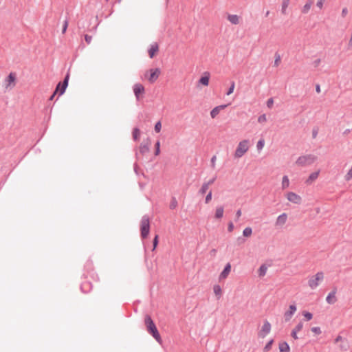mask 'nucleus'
Instances as JSON below:
<instances>
[{"instance_id": "obj_8", "label": "nucleus", "mask_w": 352, "mask_h": 352, "mask_svg": "<svg viewBox=\"0 0 352 352\" xmlns=\"http://www.w3.org/2000/svg\"><path fill=\"white\" fill-rule=\"evenodd\" d=\"M133 92L136 100H140V94H144L145 91L144 86L140 83H136L133 87Z\"/></svg>"}, {"instance_id": "obj_1", "label": "nucleus", "mask_w": 352, "mask_h": 352, "mask_svg": "<svg viewBox=\"0 0 352 352\" xmlns=\"http://www.w3.org/2000/svg\"><path fill=\"white\" fill-rule=\"evenodd\" d=\"M144 323L146 327L147 331L155 339L158 343L161 344L162 338L160 334L156 327V325L149 315H146L145 316Z\"/></svg>"}, {"instance_id": "obj_63", "label": "nucleus", "mask_w": 352, "mask_h": 352, "mask_svg": "<svg viewBox=\"0 0 352 352\" xmlns=\"http://www.w3.org/2000/svg\"><path fill=\"white\" fill-rule=\"evenodd\" d=\"M349 132H350V129H346V130L344 132V134H348Z\"/></svg>"}, {"instance_id": "obj_52", "label": "nucleus", "mask_w": 352, "mask_h": 352, "mask_svg": "<svg viewBox=\"0 0 352 352\" xmlns=\"http://www.w3.org/2000/svg\"><path fill=\"white\" fill-rule=\"evenodd\" d=\"M216 159H217V157L215 155H214L212 158H211V166L212 168H215V162H216Z\"/></svg>"}, {"instance_id": "obj_26", "label": "nucleus", "mask_w": 352, "mask_h": 352, "mask_svg": "<svg viewBox=\"0 0 352 352\" xmlns=\"http://www.w3.org/2000/svg\"><path fill=\"white\" fill-rule=\"evenodd\" d=\"M213 291L215 295L217 296V298L219 299L222 295V289L220 285H215L213 287Z\"/></svg>"}, {"instance_id": "obj_13", "label": "nucleus", "mask_w": 352, "mask_h": 352, "mask_svg": "<svg viewBox=\"0 0 352 352\" xmlns=\"http://www.w3.org/2000/svg\"><path fill=\"white\" fill-rule=\"evenodd\" d=\"M287 219V214L286 213H283L280 214L276 221V225L278 226H283Z\"/></svg>"}, {"instance_id": "obj_3", "label": "nucleus", "mask_w": 352, "mask_h": 352, "mask_svg": "<svg viewBox=\"0 0 352 352\" xmlns=\"http://www.w3.org/2000/svg\"><path fill=\"white\" fill-rule=\"evenodd\" d=\"M141 236L142 239H146L150 231V221L147 215H144L141 220L140 225Z\"/></svg>"}, {"instance_id": "obj_64", "label": "nucleus", "mask_w": 352, "mask_h": 352, "mask_svg": "<svg viewBox=\"0 0 352 352\" xmlns=\"http://www.w3.org/2000/svg\"><path fill=\"white\" fill-rule=\"evenodd\" d=\"M136 167H137V164H134V170H135V172H136Z\"/></svg>"}, {"instance_id": "obj_47", "label": "nucleus", "mask_w": 352, "mask_h": 352, "mask_svg": "<svg viewBox=\"0 0 352 352\" xmlns=\"http://www.w3.org/2000/svg\"><path fill=\"white\" fill-rule=\"evenodd\" d=\"M274 104V100L272 98H270L267 101V107L268 108H272Z\"/></svg>"}, {"instance_id": "obj_43", "label": "nucleus", "mask_w": 352, "mask_h": 352, "mask_svg": "<svg viewBox=\"0 0 352 352\" xmlns=\"http://www.w3.org/2000/svg\"><path fill=\"white\" fill-rule=\"evenodd\" d=\"M267 120L265 114H262L258 118V122L260 123L264 122Z\"/></svg>"}, {"instance_id": "obj_31", "label": "nucleus", "mask_w": 352, "mask_h": 352, "mask_svg": "<svg viewBox=\"0 0 352 352\" xmlns=\"http://www.w3.org/2000/svg\"><path fill=\"white\" fill-rule=\"evenodd\" d=\"M274 57H275V60L274 62V66L278 67L279 65V64L280 63V60H281L280 55L278 52H276Z\"/></svg>"}, {"instance_id": "obj_16", "label": "nucleus", "mask_w": 352, "mask_h": 352, "mask_svg": "<svg viewBox=\"0 0 352 352\" xmlns=\"http://www.w3.org/2000/svg\"><path fill=\"white\" fill-rule=\"evenodd\" d=\"M228 20L233 25H238L240 22V17L236 14H228Z\"/></svg>"}, {"instance_id": "obj_50", "label": "nucleus", "mask_w": 352, "mask_h": 352, "mask_svg": "<svg viewBox=\"0 0 352 352\" xmlns=\"http://www.w3.org/2000/svg\"><path fill=\"white\" fill-rule=\"evenodd\" d=\"M234 230V224L232 222H229L228 225V232H232Z\"/></svg>"}, {"instance_id": "obj_44", "label": "nucleus", "mask_w": 352, "mask_h": 352, "mask_svg": "<svg viewBox=\"0 0 352 352\" xmlns=\"http://www.w3.org/2000/svg\"><path fill=\"white\" fill-rule=\"evenodd\" d=\"M311 331L316 333V334H320L321 333V329L319 327H314L311 328Z\"/></svg>"}, {"instance_id": "obj_51", "label": "nucleus", "mask_w": 352, "mask_h": 352, "mask_svg": "<svg viewBox=\"0 0 352 352\" xmlns=\"http://www.w3.org/2000/svg\"><path fill=\"white\" fill-rule=\"evenodd\" d=\"M85 41L87 43V44H89L92 40V36H89L88 34H85Z\"/></svg>"}, {"instance_id": "obj_20", "label": "nucleus", "mask_w": 352, "mask_h": 352, "mask_svg": "<svg viewBox=\"0 0 352 352\" xmlns=\"http://www.w3.org/2000/svg\"><path fill=\"white\" fill-rule=\"evenodd\" d=\"M158 45L156 43L152 44L148 50V54L150 58H153L155 54L158 51Z\"/></svg>"}, {"instance_id": "obj_61", "label": "nucleus", "mask_w": 352, "mask_h": 352, "mask_svg": "<svg viewBox=\"0 0 352 352\" xmlns=\"http://www.w3.org/2000/svg\"><path fill=\"white\" fill-rule=\"evenodd\" d=\"M316 91L317 93H320V87L319 85H317L316 86Z\"/></svg>"}, {"instance_id": "obj_23", "label": "nucleus", "mask_w": 352, "mask_h": 352, "mask_svg": "<svg viewBox=\"0 0 352 352\" xmlns=\"http://www.w3.org/2000/svg\"><path fill=\"white\" fill-rule=\"evenodd\" d=\"M319 173L320 170L311 173L308 179H307L306 183L307 184H310L313 181L316 180L318 178Z\"/></svg>"}, {"instance_id": "obj_25", "label": "nucleus", "mask_w": 352, "mask_h": 352, "mask_svg": "<svg viewBox=\"0 0 352 352\" xmlns=\"http://www.w3.org/2000/svg\"><path fill=\"white\" fill-rule=\"evenodd\" d=\"M15 79H16L15 74L13 73H10L8 75V76L7 77V79L6 80L7 82L6 87H8L9 86H10V85L12 83H14L15 81Z\"/></svg>"}, {"instance_id": "obj_4", "label": "nucleus", "mask_w": 352, "mask_h": 352, "mask_svg": "<svg viewBox=\"0 0 352 352\" xmlns=\"http://www.w3.org/2000/svg\"><path fill=\"white\" fill-rule=\"evenodd\" d=\"M249 141L248 140H244L241 141L234 153V156L236 158L241 157L248 151L249 148Z\"/></svg>"}, {"instance_id": "obj_60", "label": "nucleus", "mask_w": 352, "mask_h": 352, "mask_svg": "<svg viewBox=\"0 0 352 352\" xmlns=\"http://www.w3.org/2000/svg\"><path fill=\"white\" fill-rule=\"evenodd\" d=\"M241 216V210L239 209L236 212V217L239 219Z\"/></svg>"}, {"instance_id": "obj_12", "label": "nucleus", "mask_w": 352, "mask_h": 352, "mask_svg": "<svg viewBox=\"0 0 352 352\" xmlns=\"http://www.w3.org/2000/svg\"><path fill=\"white\" fill-rule=\"evenodd\" d=\"M336 289H333L327 296L326 301L328 304L333 305L336 302Z\"/></svg>"}, {"instance_id": "obj_6", "label": "nucleus", "mask_w": 352, "mask_h": 352, "mask_svg": "<svg viewBox=\"0 0 352 352\" xmlns=\"http://www.w3.org/2000/svg\"><path fill=\"white\" fill-rule=\"evenodd\" d=\"M161 74V70L159 68L151 69L145 74V77L148 79L150 83L155 82L159 78Z\"/></svg>"}, {"instance_id": "obj_2", "label": "nucleus", "mask_w": 352, "mask_h": 352, "mask_svg": "<svg viewBox=\"0 0 352 352\" xmlns=\"http://www.w3.org/2000/svg\"><path fill=\"white\" fill-rule=\"evenodd\" d=\"M316 160V157L314 155H306L300 156L296 161V164L299 166H305L311 165Z\"/></svg>"}, {"instance_id": "obj_29", "label": "nucleus", "mask_w": 352, "mask_h": 352, "mask_svg": "<svg viewBox=\"0 0 352 352\" xmlns=\"http://www.w3.org/2000/svg\"><path fill=\"white\" fill-rule=\"evenodd\" d=\"M132 134H133V139L135 141H138L139 140L140 135V129L137 127L134 128L133 130Z\"/></svg>"}, {"instance_id": "obj_5", "label": "nucleus", "mask_w": 352, "mask_h": 352, "mask_svg": "<svg viewBox=\"0 0 352 352\" xmlns=\"http://www.w3.org/2000/svg\"><path fill=\"white\" fill-rule=\"evenodd\" d=\"M323 279L324 273L322 272H318L315 276L309 278L308 285L312 289H314L319 285L320 283Z\"/></svg>"}, {"instance_id": "obj_17", "label": "nucleus", "mask_w": 352, "mask_h": 352, "mask_svg": "<svg viewBox=\"0 0 352 352\" xmlns=\"http://www.w3.org/2000/svg\"><path fill=\"white\" fill-rule=\"evenodd\" d=\"M91 283L88 281L82 283L80 285V289L83 293H88L91 289Z\"/></svg>"}, {"instance_id": "obj_62", "label": "nucleus", "mask_w": 352, "mask_h": 352, "mask_svg": "<svg viewBox=\"0 0 352 352\" xmlns=\"http://www.w3.org/2000/svg\"><path fill=\"white\" fill-rule=\"evenodd\" d=\"M55 95H56V94H54V93H53V94L50 96V99H49V100H52L54 99V98Z\"/></svg>"}, {"instance_id": "obj_39", "label": "nucleus", "mask_w": 352, "mask_h": 352, "mask_svg": "<svg viewBox=\"0 0 352 352\" xmlns=\"http://www.w3.org/2000/svg\"><path fill=\"white\" fill-rule=\"evenodd\" d=\"M155 155H158L160 153V141H157V142L155 143Z\"/></svg>"}, {"instance_id": "obj_34", "label": "nucleus", "mask_w": 352, "mask_h": 352, "mask_svg": "<svg viewBox=\"0 0 352 352\" xmlns=\"http://www.w3.org/2000/svg\"><path fill=\"white\" fill-rule=\"evenodd\" d=\"M274 342V340H270L265 346V347L263 348V351L264 352H268L271 348H272V345Z\"/></svg>"}, {"instance_id": "obj_32", "label": "nucleus", "mask_w": 352, "mask_h": 352, "mask_svg": "<svg viewBox=\"0 0 352 352\" xmlns=\"http://www.w3.org/2000/svg\"><path fill=\"white\" fill-rule=\"evenodd\" d=\"M208 188H209V185H208L206 182H204L202 184L199 192L201 195H204L206 192V191L208 190Z\"/></svg>"}, {"instance_id": "obj_27", "label": "nucleus", "mask_w": 352, "mask_h": 352, "mask_svg": "<svg viewBox=\"0 0 352 352\" xmlns=\"http://www.w3.org/2000/svg\"><path fill=\"white\" fill-rule=\"evenodd\" d=\"M267 270V266L265 264H263L258 269V276L263 277L266 274Z\"/></svg>"}, {"instance_id": "obj_18", "label": "nucleus", "mask_w": 352, "mask_h": 352, "mask_svg": "<svg viewBox=\"0 0 352 352\" xmlns=\"http://www.w3.org/2000/svg\"><path fill=\"white\" fill-rule=\"evenodd\" d=\"M209 79H210V74L208 72H206L204 74V76H201L200 79L199 80V83L204 85L208 86L209 84Z\"/></svg>"}, {"instance_id": "obj_54", "label": "nucleus", "mask_w": 352, "mask_h": 352, "mask_svg": "<svg viewBox=\"0 0 352 352\" xmlns=\"http://www.w3.org/2000/svg\"><path fill=\"white\" fill-rule=\"evenodd\" d=\"M348 13V9L346 8H344L342 10V16L343 17L346 16Z\"/></svg>"}, {"instance_id": "obj_49", "label": "nucleus", "mask_w": 352, "mask_h": 352, "mask_svg": "<svg viewBox=\"0 0 352 352\" xmlns=\"http://www.w3.org/2000/svg\"><path fill=\"white\" fill-rule=\"evenodd\" d=\"M324 1L325 0H318L317 3H316L317 7L319 8L320 9H322L323 7V3H324Z\"/></svg>"}, {"instance_id": "obj_53", "label": "nucleus", "mask_w": 352, "mask_h": 352, "mask_svg": "<svg viewBox=\"0 0 352 352\" xmlns=\"http://www.w3.org/2000/svg\"><path fill=\"white\" fill-rule=\"evenodd\" d=\"M217 179V177L214 176L213 178L210 179L209 181H208L207 182H206L208 185H212L214 181L216 180Z\"/></svg>"}, {"instance_id": "obj_24", "label": "nucleus", "mask_w": 352, "mask_h": 352, "mask_svg": "<svg viewBox=\"0 0 352 352\" xmlns=\"http://www.w3.org/2000/svg\"><path fill=\"white\" fill-rule=\"evenodd\" d=\"M279 351L280 352H289L290 348L289 344L286 342L279 343Z\"/></svg>"}, {"instance_id": "obj_48", "label": "nucleus", "mask_w": 352, "mask_h": 352, "mask_svg": "<svg viewBox=\"0 0 352 352\" xmlns=\"http://www.w3.org/2000/svg\"><path fill=\"white\" fill-rule=\"evenodd\" d=\"M212 199V192L210 191L209 193L206 195L205 201L206 204L209 203Z\"/></svg>"}, {"instance_id": "obj_40", "label": "nucleus", "mask_w": 352, "mask_h": 352, "mask_svg": "<svg viewBox=\"0 0 352 352\" xmlns=\"http://www.w3.org/2000/svg\"><path fill=\"white\" fill-rule=\"evenodd\" d=\"M303 327V323L302 322H300L296 327L295 328L293 329L294 331L296 332H299L300 331H301V329H302Z\"/></svg>"}, {"instance_id": "obj_45", "label": "nucleus", "mask_w": 352, "mask_h": 352, "mask_svg": "<svg viewBox=\"0 0 352 352\" xmlns=\"http://www.w3.org/2000/svg\"><path fill=\"white\" fill-rule=\"evenodd\" d=\"M157 244H158V235H155V236L153 239V250H154L156 248Z\"/></svg>"}, {"instance_id": "obj_11", "label": "nucleus", "mask_w": 352, "mask_h": 352, "mask_svg": "<svg viewBox=\"0 0 352 352\" xmlns=\"http://www.w3.org/2000/svg\"><path fill=\"white\" fill-rule=\"evenodd\" d=\"M296 311V306L294 304L291 305L289 306V311H286L284 314L285 320L286 322L290 320V319L292 318V317L293 316V315L294 314Z\"/></svg>"}, {"instance_id": "obj_59", "label": "nucleus", "mask_w": 352, "mask_h": 352, "mask_svg": "<svg viewBox=\"0 0 352 352\" xmlns=\"http://www.w3.org/2000/svg\"><path fill=\"white\" fill-rule=\"evenodd\" d=\"M348 46H349V49H352V32H351L350 40L349 41Z\"/></svg>"}, {"instance_id": "obj_38", "label": "nucleus", "mask_w": 352, "mask_h": 352, "mask_svg": "<svg viewBox=\"0 0 352 352\" xmlns=\"http://www.w3.org/2000/svg\"><path fill=\"white\" fill-rule=\"evenodd\" d=\"M264 144H265V141L263 139H261L258 140V142H257V144H256V148L258 151L261 150L263 146H264Z\"/></svg>"}, {"instance_id": "obj_56", "label": "nucleus", "mask_w": 352, "mask_h": 352, "mask_svg": "<svg viewBox=\"0 0 352 352\" xmlns=\"http://www.w3.org/2000/svg\"><path fill=\"white\" fill-rule=\"evenodd\" d=\"M291 336H292V337L294 339H295V340L298 339L297 332L294 331V330H292V333H291Z\"/></svg>"}, {"instance_id": "obj_15", "label": "nucleus", "mask_w": 352, "mask_h": 352, "mask_svg": "<svg viewBox=\"0 0 352 352\" xmlns=\"http://www.w3.org/2000/svg\"><path fill=\"white\" fill-rule=\"evenodd\" d=\"M149 146H150V143H149L148 140H147V142L146 143L145 142L142 143L140 146V154L144 155V154L147 153L150 150Z\"/></svg>"}, {"instance_id": "obj_57", "label": "nucleus", "mask_w": 352, "mask_h": 352, "mask_svg": "<svg viewBox=\"0 0 352 352\" xmlns=\"http://www.w3.org/2000/svg\"><path fill=\"white\" fill-rule=\"evenodd\" d=\"M320 63V59H316L314 61L313 64L315 67H318Z\"/></svg>"}, {"instance_id": "obj_21", "label": "nucleus", "mask_w": 352, "mask_h": 352, "mask_svg": "<svg viewBox=\"0 0 352 352\" xmlns=\"http://www.w3.org/2000/svg\"><path fill=\"white\" fill-rule=\"evenodd\" d=\"M224 208L223 206H217L215 210L214 218L219 219L223 216Z\"/></svg>"}, {"instance_id": "obj_58", "label": "nucleus", "mask_w": 352, "mask_h": 352, "mask_svg": "<svg viewBox=\"0 0 352 352\" xmlns=\"http://www.w3.org/2000/svg\"><path fill=\"white\" fill-rule=\"evenodd\" d=\"M318 135V130L317 129H313L312 131V136H313V138H316V136Z\"/></svg>"}, {"instance_id": "obj_30", "label": "nucleus", "mask_w": 352, "mask_h": 352, "mask_svg": "<svg viewBox=\"0 0 352 352\" xmlns=\"http://www.w3.org/2000/svg\"><path fill=\"white\" fill-rule=\"evenodd\" d=\"M290 0H283L281 12L283 14H286V10L289 4Z\"/></svg>"}, {"instance_id": "obj_37", "label": "nucleus", "mask_w": 352, "mask_h": 352, "mask_svg": "<svg viewBox=\"0 0 352 352\" xmlns=\"http://www.w3.org/2000/svg\"><path fill=\"white\" fill-rule=\"evenodd\" d=\"M234 87H235V82L234 81H232L230 83V87L226 93V95L229 96L231 94H232L234 91Z\"/></svg>"}, {"instance_id": "obj_36", "label": "nucleus", "mask_w": 352, "mask_h": 352, "mask_svg": "<svg viewBox=\"0 0 352 352\" xmlns=\"http://www.w3.org/2000/svg\"><path fill=\"white\" fill-rule=\"evenodd\" d=\"M340 349H341V350H342V351H347V350H348V349H349V344H348V342H347L346 340L343 341V342L340 344Z\"/></svg>"}, {"instance_id": "obj_10", "label": "nucleus", "mask_w": 352, "mask_h": 352, "mask_svg": "<svg viewBox=\"0 0 352 352\" xmlns=\"http://www.w3.org/2000/svg\"><path fill=\"white\" fill-rule=\"evenodd\" d=\"M287 199L290 202L296 204H300L301 203V197L295 192H289L287 194Z\"/></svg>"}, {"instance_id": "obj_46", "label": "nucleus", "mask_w": 352, "mask_h": 352, "mask_svg": "<svg viewBox=\"0 0 352 352\" xmlns=\"http://www.w3.org/2000/svg\"><path fill=\"white\" fill-rule=\"evenodd\" d=\"M68 27V21L66 19L65 21H64V23H63V30H62V33L63 34H65L66 30H67V28Z\"/></svg>"}, {"instance_id": "obj_55", "label": "nucleus", "mask_w": 352, "mask_h": 352, "mask_svg": "<svg viewBox=\"0 0 352 352\" xmlns=\"http://www.w3.org/2000/svg\"><path fill=\"white\" fill-rule=\"evenodd\" d=\"M340 341L341 342H342L343 341H344V340L342 338V336H338L336 338V340H335V342H336V343H337V342H340Z\"/></svg>"}, {"instance_id": "obj_41", "label": "nucleus", "mask_w": 352, "mask_h": 352, "mask_svg": "<svg viewBox=\"0 0 352 352\" xmlns=\"http://www.w3.org/2000/svg\"><path fill=\"white\" fill-rule=\"evenodd\" d=\"M303 316H305V318H306L307 320H310L313 318L312 314L307 312V311L304 312Z\"/></svg>"}, {"instance_id": "obj_9", "label": "nucleus", "mask_w": 352, "mask_h": 352, "mask_svg": "<svg viewBox=\"0 0 352 352\" xmlns=\"http://www.w3.org/2000/svg\"><path fill=\"white\" fill-rule=\"evenodd\" d=\"M270 331H271V324L267 320H265L263 323V325L262 326V328H261L260 332L258 333V336L263 338L268 333H270Z\"/></svg>"}, {"instance_id": "obj_42", "label": "nucleus", "mask_w": 352, "mask_h": 352, "mask_svg": "<svg viewBox=\"0 0 352 352\" xmlns=\"http://www.w3.org/2000/svg\"><path fill=\"white\" fill-rule=\"evenodd\" d=\"M161 129H162V124H161V122L159 121L155 125V132L159 133L161 131Z\"/></svg>"}, {"instance_id": "obj_22", "label": "nucleus", "mask_w": 352, "mask_h": 352, "mask_svg": "<svg viewBox=\"0 0 352 352\" xmlns=\"http://www.w3.org/2000/svg\"><path fill=\"white\" fill-rule=\"evenodd\" d=\"M313 3H314L313 0H308L301 10L302 13H303V14L308 13L311 6L313 5Z\"/></svg>"}, {"instance_id": "obj_33", "label": "nucleus", "mask_w": 352, "mask_h": 352, "mask_svg": "<svg viewBox=\"0 0 352 352\" xmlns=\"http://www.w3.org/2000/svg\"><path fill=\"white\" fill-rule=\"evenodd\" d=\"M252 233V230L250 227L245 228L243 231V234L244 236L248 237L251 236Z\"/></svg>"}, {"instance_id": "obj_19", "label": "nucleus", "mask_w": 352, "mask_h": 352, "mask_svg": "<svg viewBox=\"0 0 352 352\" xmlns=\"http://www.w3.org/2000/svg\"><path fill=\"white\" fill-rule=\"evenodd\" d=\"M230 269H231V266H230V263H228L225 266L223 270L220 274L219 278L220 279L226 278L228 276V274L230 273Z\"/></svg>"}, {"instance_id": "obj_7", "label": "nucleus", "mask_w": 352, "mask_h": 352, "mask_svg": "<svg viewBox=\"0 0 352 352\" xmlns=\"http://www.w3.org/2000/svg\"><path fill=\"white\" fill-rule=\"evenodd\" d=\"M69 74H67L65 76L63 81L61 82H58L56 85V89L54 91V94H56L58 92H59V95H62L65 93L66 88L68 86V81H69Z\"/></svg>"}, {"instance_id": "obj_28", "label": "nucleus", "mask_w": 352, "mask_h": 352, "mask_svg": "<svg viewBox=\"0 0 352 352\" xmlns=\"http://www.w3.org/2000/svg\"><path fill=\"white\" fill-rule=\"evenodd\" d=\"M289 180L287 175H284L282 179V188L285 189L289 187Z\"/></svg>"}, {"instance_id": "obj_14", "label": "nucleus", "mask_w": 352, "mask_h": 352, "mask_svg": "<svg viewBox=\"0 0 352 352\" xmlns=\"http://www.w3.org/2000/svg\"><path fill=\"white\" fill-rule=\"evenodd\" d=\"M226 107V104H222L212 109L210 111L211 118H214L219 113L220 111L224 109Z\"/></svg>"}, {"instance_id": "obj_35", "label": "nucleus", "mask_w": 352, "mask_h": 352, "mask_svg": "<svg viewBox=\"0 0 352 352\" xmlns=\"http://www.w3.org/2000/svg\"><path fill=\"white\" fill-rule=\"evenodd\" d=\"M177 201L175 197H173L170 204V208L175 209L177 206Z\"/></svg>"}]
</instances>
